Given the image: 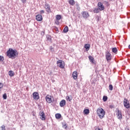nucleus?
<instances>
[{
    "label": "nucleus",
    "instance_id": "1",
    "mask_svg": "<svg viewBox=\"0 0 130 130\" xmlns=\"http://www.w3.org/2000/svg\"><path fill=\"white\" fill-rule=\"evenodd\" d=\"M19 53H18V51L16 49H13L12 48H10L9 50L7 52V56L9 57V58H12V59H14L16 58Z\"/></svg>",
    "mask_w": 130,
    "mask_h": 130
},
{
    "label": "nucleus",
    "instance_id": "2",
    "mask_svg": "<svg viewBox=\"0 0 130 130\" xmlns=\"http://www.w3.org/2000/svg\"><path fill=\"white\" fill-rule=\"evenodd\" d=\"M96 113L99 117L102 119L105 116V111L102 108H98L96 110Z\"/></svg>",
    "mask_w": 130,
    "mask_h": 130
},
{
    "label": "nucleus",
    "instance_id": "3",
    "mask_svg": "<svg viewBox=\"0 0 130 130\" xmlns=\"http://www.w3.org/2000/svg\"><path fill=\"white\" fill-rule=\"evenodd\" d=\"M57 66L60 69H64V67L66 66V63L62 60H58L57 61Z\"/></svg>",
    "mask_w": 130,
    "mask_h": 130
},
{
    "label": "nucleus",
    "instance_id": "4",
    "mask_svg": "<svg viewBox=\"0 0 130 130\" xmlns=\"http://www.w3.org/2000/svg\"><path fill=\"white\" fill-rule=\"evenodd\" d=\"M123 105L124 107H125V108H127V109L130 108L129 102L128 101V100H127V99H124Z\"/></svg>",
    "mask_w": 130,
    "mask_h": 130
},
{
    "label": "nucleus",
    "instance_id": "5",
    "mask_svg": "<svg viewBox=\"0 0 130 130\" xmlns=\"http://www.w3.org/2000/svg\"><path fill=\"white\" fill-rule=\"evenodd\" d=\"M98 8L100 11H104L105 8L104 7V5L101 2H99L98 4Z\"/></svg>",
    "mask_w": 130,
    "mask_h": 130
},
{
    "label": "nucleus",
    "instance_id": "6",
    "mask_svg": "<svg viewBox=\"0 0 130 130\" xmlns=\"http://www.w3.org/2000/svg\"><path fill=\"white\" fill-rule=\"evenodd\" d=\"M81 14L84 19H87V18H89V17L90 16V15H89V13H88V12L87 11H83L81 13Z\"/></svg>",
    "mask_w": 130,
    "mask_h": 130
},
{
    "label": "nucleus",
    "instance_id": "7",
    "mask_svg": "<svg viewBox=\"0 0 130 130\" xmlns=\"http://www.w3.org/2000/svg\"><path fill=\"white\" fill-rule=\"evenodd\" d=\"M45 99L47 103H51V102H52V96H51V95L47 94Z\"/></svg>",
    "mask_w": 130,
    "mask_h": 130
},
{
    "label": "nucleus",
    "instance_id": "8",
    "mask_svg": "<svg viewBox=\"0 0 130 130\" xmlns=\"http://www.w3.org/2000/svg\"><path fill=\"white\" fill-rule=\"evenodd\" d=\"M106 58L107 61H109V60H111V54L109 51H107L106 52Z\"/></svg>",
    "mask_w": 130,
    "mask_h": 130
},
{
    "label": "nucleus",
    "instance_id": "9",
    "mask_svg": "<svg viewBox=\"0 0 130 130\" xmlns=\"http://www.w3.org/2000/svg\"><path fill=\"white\" fill-rule=\"evenodd\" d=\"M33 98L35 100H38L40 98L39 93L37 92H35L32 93Z\"/></svg>",
    "mask_w": 130,
    "mask_h": 130
},
{
    "label": "nucleus",
    "instance_id": "10",
    "mask_svg": "<svg viewBox=\"0 0 130 130\" xmlns=\"http://www.w3.org/2000/svg\"><path fill=\"white\" fill-rule=\"evenodd\" d=\"M117 117L118 119H122V114H121V111L118 110L117 112Z\"/></svg>",
    "mask_w": 130,
    "mask_h": 130
},
{
    "label": "nucleus",
    "instance_id": "11",
    "mask_svg": "<svg viewBox=\"0 0 130 130\" xmlns=\"http://www.w3.org/2000/svg\"><path fill=\"white\" fill-rule=\"evenodd\" d=\"M45 9L47 13H51L50 6L48 4H45Z\"/></svg>",
    "mask_w": 130,
    "mask_h": 130
},
{
    "label": "nucleus",
    "instance_id": "12",
    "mask_svg": "<svg viewBox=\"0 0 130 130\" xmlns=\"http://www.w3.org/2000/svg\"><path fill=\"white\" fill-rule=\"evenodd\" d=\"M40 116L42 120H45L46 118H45V114H44V112H40Z\"/></svg>",
    "mask_w": 130,
    "mask_h": 130
},
{
    "label": "nucleus",
    "instance_id": "13",
    "mask_svg": "<svg viewBox=\"0 0 130 130\" xmlns=\"http://www.w3.org/2000/svg\"><path fill=\"white\" fill-rule=\"evenodd\" d=\"M72 77L74 80H77V79H78V72H73V73H72Z\"/></svg>",
    "mask_w": 130,
    "mask_h": 130
},
{
    "label": "nucleus",
    "instance_id": "14",
    "mask_svg": "<svg viewBox=\"0 0 130 130\" xmlns=\"http://www.w3.org/2000/svg\"><path fill=\"white\" fill-rule=\"evenodd\" d=\"M88 58L92 64H96L94 57H93L92 56H88Z\"/></svg>",
    "mask_w": 130,
    "mask_h": 130
},
{
    "label": "nucleus",
    "instance_id": "15",
    "mask_svg": "<svg viewBox=\"0 0 130 130\" xmlns=\"http://www.w3.org/2000/svg\"><path fill=\"white\" fill-rule=\"evenodd\" d=\"M36 20L37 21H38L39 22H40L43 20V18H42V15L40 14H38L36 16Z\"/></svg>",
    "mask_w": 130,
    "mask_h": 130
},
{
    "label": "nucleus",
    "instance_id": "16",
    "mask_svg": "<svg viewBox=\"0 0 130 130\" xmlns=\"http://www.w3.org/2000/svg\"><path fill=\"white\" fill-rule=\"evenodd\" d=\"M66 103H67V102L64 100H61L59 103L60 107H63V106L66 105Z\"/></svg>",
    "mask_w": 130,
    "mask_h": 130
},
{
    "label": "nucleus",
    "instance_id": "17",
    "mask_svg": "<svg viewBox=\"0 0 130 130\" xmlns=\"http://www.w3.org/2000/svg\"><path fill=\"white\" fill-rule=\"evenodd\" d=\"M84 47L85 48L86 51H89L90 50V45L89 44H86L84 45Z\"/></svg>",
    "mask_w": 130,
    "mask_h": 130
},
{
    "label": "nucleus",
    "instance_id": "18",
    "mask_svg": "<svg viewBox=\"0 0 130 130\" xmlns=\"http://www.w3.org/2000/svg\"><path fill=\"white\" fill-rule=\"evenodd\" d=\"M84 114H85L86 115H88L90 113V110L89 109H85L83 111Z\"/></svg>",
    "mask_w": 130,
    "mask_h": 130
},
{
    "label": "nucleus",
    "instance_id": "19",
    "mask_svg": "<svg viewBox=\"0 0 130 130\" xmlns=\"http://www.w3.org/2000/svg\"><path fill=\"white\" fill-rule=\"evenodd\" d=\"M69 3L71 6H74V5L76 4L75 0H69Z\"/></svg>",
    "mask_w": 130,
    "mask_h": 130
},
{
    "label": "nucleus",
    "instance_id": "20",
    "mask_svg": "<svg viewBox=\"0 0 130 130\" xmlns=\"http://www.w3.org/2000/svg\"><path fill=\"white\" fill-rule=\"evenodd\" d=\"M9 75L10 77H14L15 76V73L13 71H10L9 72Z\"/></svg>",
    "mask_w": 130,
    "mask_h": 130
},
{
    "label": "nucleus",
    "instance_id": "21",
    "mask_svg": "<svg viewBox=\"0 0 130 130\" xmlns=\"http://www.w3.org/2000/svg\"><path fill=\"white\" fill-rule=\"evenodd\" d=\"M63 32H64V33H68V32H69V27H68V26H66L64 28Z\"/></svg>",
    "mask_w": 130,
    "mask_h": 130
},
{
    "label": "nucleus",
    "instance_id": "22",
    "mask_svg": "<svg viewBox=\"0 0 130 130\" xmlns=\"http://www.w3.org/2000/svg\"><path fill=\"white\" fill-rule=\"evenodd\" d=\"M55 117L57 118V119H59L60 117H61V115L59 113H57L55 114Z\"/></svg>",
    "mask_w": 130,
    "mask_h": 130
},
{
    "label": "nucleus",
    "instance_id": "23",
    "mask_svg": "<svg viewBox=\"0 0 130 130\" xmlns=\"http://www.w3.org/2000/svg\"><path fill=\"white\" fill-rule=\"evenodd\" d=\"M99 8H94L93 10V13H95V14H98V13H99Z\"/></svg>",
    "mask_w": 130,
    "mask_h": 130
},
{
    "label": "nucleus",
    "instance_id": "24",
    "mask_svg": "<svg viewBox=\"0 0 130 130\" xmlns=\"http://www.w3.org/2000/svg\"><path fill=\"white\" fill-rule=\"evenodd\" d=\"M60 19H61V15H57L56 16V20H58L59 21V20H60Z\"/></svg>",
    "mask_w": 130,
    "mask_h": 130
},
{
    "label": "nucleus",
    "instance_id": "25",
    "mask_svg": "<svg viewBox=\"0 0 130 130\" xmlns=\"http://www.w3.org/2000/svg\"><path fill=\"white\" fill-rule=\"evenodd\" d=\"M112 52H113L114 53H116V52H117V48H113L112 49Z\"/></svg>",
    "mask_w": 130,
    "mask_h": 130
},
{
    "label": "nucleus",
    "instance_id": "26",
    "mask_svg": "<svg viewBox=\"0 0 130 130\" xmlns=\"http://www.w3.org/2000/svg\"><path fill=\"white\" fill-rule=\"evenodd\" d=\"M5 60V57L4 56L0 55V62L1 61H4Z\"/></svg>",
    "mask_w": 130,
    "mask_h": 130
},
{
    "label": "nucleus",
    "instance_id": "27",
    "mask_svg": "<svg viewBox=\"0 0 130 130\" xmlns=\"http://www.w3.org/2000/svg\"><path fill=\"white\" fill-rule=\"evenodd\" d=\"M108 99V98H107V96H104L103 98V101H104V102H106V101H107Z\"/></svg>",
    "mask_w": 130,
    "mask_h": 130
},
{
    "label": "nucleus",
    "instance_id": "28",
    "mask_svg": "<svg viewBox=\"0 0 130 130\" xmlns=\"http://www.w3.org/2000/svg\"><path fill=\"white\" fill-rule=\"evenodd\" d=\"M109 90H110V91H112L113 90V86H112V85L110 84L109 86Z\"/></svg>",
    "mask_w": 130,
    "mask_h": 130
},
{
    "label": "nucleus",
    "instance_id": "29",
    "mask_svg": "<svg viewBox=\"0 0 130 130\" xmlns=\"http://www.w3.org/2000/svg\"><path fill=\"white\" fill-rule=\"evenodd\" d=\"M66 100L67 101H72V99H71L69 96H66Z\"/></svg>",
    "mask_w": 130,
    "mask_h": 130
},
{
    "label": "nucleus",
    "instance_id": "30",
    "mask_svg": "<svg viewBox=\"0 0 130 130\" xmlns=\"http://www.w3.org/2000/svg\"><path fill=\"white\" fill-rule=\"evenodd\" d=\"M95 19H96V21H97L98 22H99V21H100V17L99 16H95Z\"/></svg>",
    "mask_w": 130,
    "mask_h": 130
},
{
    "label": "nucleus",
    "instance_id": "31",
    "mask_svg": "<svg viewBox=\"0 0 130 130\" xmlns=\"http://www.w3.org/2000/svg\"><path fill=\"white\" fill-rule=\"evenodd\" d=\"M47 39L49 41H51V37L50 36H47Z\"/></svg>",
    "mask_w": 130,
    "mask_h": 130
},
{
    "label": "nucleus",
    "instance_id": "32",
    "mask_svg": "<svg viewBox=\"0 0 130 130\" xmlns=\"http://www.w3.org/2000/svg\"><path fill=\"white\" fill-rule=\"evenodd\" d=\"M3 98L4 99H5L6 100V99H7V93H4L3 94Z\"/></svg>",
    "mask_w": 130,
    "mask_h": 130
},
{
    "label": "nucleus",
    "instance_id": "33",
    "mask_svg": "<svg viewBox=\"0 0 130 130\" xmlns=\"http://www.w3.org/2000/svg\"><path fill=\"white\" fill-rule=\"evenodd\" d=\"M59 20L56 19V20L55 21V24H56V25H59Z\"/></svg>",
    "mask_w": 130,
    "mask_h": 130
},
{
    "label": "nucleus",
    "instance_id": "34",
    "mask_svg": "<svg viewBox=\"0 0 130 130\" xmlns=\"http://www.w3.org/2000/svg\"><path fill=\"white\" fill-rule=\"evenodd\" d=\"M63 127L65 129H67L68 128V126L67 125V124H64L63 125Z\"/></svg>",
    "mask_w": 130,
    "mask_h": 130
},
{
    "label": "nucleus",
    "instance_id": "35",
    "mask_svg": "<svg viewBox=\"0 0 130 130\" xmlns=\"http://www.w3.org/2000/svg\"><path fill=\"white\" fill-rule=\"evenodd\" d=\"M21 2H22V3L23 4H26V3L27 2V0H20Z\"/></svg>",
    "mask_w": 130,
    "mask_h": 130
},
{
    "label": "nucleus",
    "instance_id": "36",
    "mask_svg": "<svg viewBox=\"0 0 130 130\" xmlns=\"http://www.w3.org/2000/svg\"><path fill=\"white\" fill-rule=\"evenodd\" d=\"M4 87V84L2 83H0V89H2Z\"/></svg>",
    "mask_w": 130,
    "mask_h": 130
},
{
    "label": "nucleus",
    "instance_id": "37",
    "mask_svg": "<svg viewBox=\"0 0 130 130\" xmlns=\"http://www.w3.org/2000/svg\"><path fill=\"white\" fill-rule=\"evenodd\" d=\"M95 130H103V129L99 128V127H96L95 128Z\"/></svg>",
    "mask_w": 130,
    "mask_h": 130
},
{
    "label": "nucleus",
    "instance_id": "38",
    "mask_svg": "<svg viewBox=\"0 0 130 130\" xmlns=\"http://www.w3.org/2000/svg\"><path fill=\"white\" fill-rule=\"evenodd\" d=\"M44 13H45L44 10H41V11H40L41 14H44Z\"/></svg>",
    "mask_w": 130,
    "mask_h": 130
},
{
    "label": "nucleus",
    "instance_id": "39",
    "mask_svg": "<svg viewBox=\"0 0 130 130\" xmlns=\"http://www.w3.org/2000/svg\"><path fill=\"white\" fill-rule=\"evenodd\" d=\"M109 108H111V109H112V108H114V106H113L112 105H110Z\"/></svg>",
    "mask_w": 130,
    "mask_h": 130
},
{
    "label": "nucleus",
    "instance_id": "40",
    "mask_svg": "<svg viewBox=\"0 0 130 130\" xmlns=\"http://www.w3.org/2000/svg\"><path fill=\"white\" fill-rule=\"evenodd\" d=\"M42 33H43V35H44V34L45 33V31H42Z\"/></svg>",
    "mask_w": 130,
    "mask_h": 130
},
{
    "label": "nucleus",
    "instance_id": "41",
    "mask_svg": "<svg viewBox=\"0 0 130 130\" xmlns=\"http://www.w3.org/2000/svg\"><path fill=\"white\" fill-rule=\"evenodd\" d=\"M128 48L130 49V45H128Z\"/></svg>",
    "mask_w": 130,
    "mask_h": 130
},
{
    "label": "nucleus",
    "instance_id": "42",
    "mask_svg": "<svg viewBox=\"0 0 130 130\" xmlns=\"http://www.w3.org/2000/svg\"><path fill=\"white\" fill-rule=\"evenodd\" d=\"M127 130H129V129H127Z\"/></svg>",
    "mask_w": 130,
    "mask_h": 130
}]
</instances>
